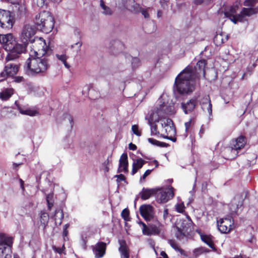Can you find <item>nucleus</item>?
<instances>
[{
	"instance_id": "nucleus-52",
	"label": "nucleus",
	"mask_w": 258,
	"mask_h": 258,
	"mask_svg": "<svg viewBox=\"0 0 258 258\" xmlns=\"http://www.w3.org/2000/svg\"><path fill=\"white\" fill-rule=\"evenodd\" d=\"M152 171V170L149 169L146 170L144 174L143 175V176L141 177L140 180H144L146 178V177L151 173Z\"/></svg>"
},
{
	"instance_id": "nucleus-49",
	"label": "nucleus",
	"mask_w": 258,
	"mask_h": 258,
	"mask_svg": "<svg viewBox=\"0 0 258 258\" xmlns=\"http://www.w3.org/2000/svg\"><path fill=\"white\" fill-rule=\"evenodd\" d=\"M52 248L57 253H58L59 254H61V253H64L65 247L63 244L61 247H57L55 246H53Z\"/></svg>"
},
{
	"instance_id": "nucleus-28",
	"label": "nucleus",
	"mask_w": 258,
	"mask_h": 258,
	"mask_svg": "<svg viewBox=\"0 0 258 258\" xmlns=\"http://www.w3.org/2000/svg\"><path fill=\"white\" fill-rule=\"evenodd\" d=\"M63 218V214L62 211L61 210H57L55 211L54 215V219L56 225H60L62 223V220Z\"/></svg>"
},
{
	"instance_id": "nucleus-43",
	"label": "nucleus",
	"mask_w": 258,
	"mask_h": 258,
	"mask_svg": "<svg viewBox=\"0 0 258 258\" xmlns=\"http://www.w3.org/2000/svg\"><path fill=\"white\" fill-rule=\"evenodd\" d=\"M202 109L205 111H207L209 115H211L212 113V106L211 103H209V104H206L203 106H201Z\"/></svg>"
},
{
	"instance_id": "nucleus-3",
	"label": "nucleus",
	"mask_w": 258,
	"mask_h": 258,
	"mask_svg": "<svg viewBox=\"0 0 258 258\" xmlns=\"http://www.w3.org/2000/svg\"><path fill=\"white\" fill-rule=\"evenodd\" d=\"M257 0H245L244 6L249 7V8H244L242 10L240 14H237V11L238 9L237 5L229 8L224 13L225 17L229 19L236 24L238 21L243 22L245 16H250L252 15L258 13V7L253 8V6Z\"/></svg>"
},
{
	"instance_id": "nucleus-46",
	"label": "nucleus",
	"mask_w": 258,
	"mask_h": 258,
	"mask_svg": "<svg viewBox=\"0 0 258 258\" xmlns=\"http://www.w3.org/2000/svg\"><path fill=\"white\" fill-rule=\"evenodd\" d=\"M151 235H158L160 232V229L155 225L150 226Z\"/></svg>"
},
{
	"instance_id": "nucleus-64",
	"label": "nucleus",
	"mask_w": 258,
	"mask_h": 258,
	"mask_svg": "<svg viewBox=\"0 0 258 258\" xmlns=\"http://www.w3.org/2000/svg\"><path fill=\"white\" fill-rule=\"evenodd\" d=\"M103 167H104V171L105 172H107L109 171V167L108 166H107L106 165H103Z\"/></svg>"
},
{
	"instance_id": "nucleus-20",
	"label": "nucleus",
	"mask_w": 258,
	"mask_h": 258,
	"mask_svg": "<svg viewBox=\"0 0 258 258\" xmlns=\"http://www.w3.org/2000/svg\"><path fill=\"white\" fill-rule=\"evenodd\" d=\"M197 103L196 98H192L186 103L181 104V108L185 114L191 112L195 108Z\"/></svg>"
},
{
	"instance_id": "nucleus-10",
	"label": "nucleus",
	"mask_w": 258,
	"mask_h": 258,
	"mask_svg": "<svg viewBox=\"0 0 258 258\" xmlns=\"http://www.w3.org/2000/svg\"><path fill=\"white\" fill-rule=\"evenodd\" d=\"M14 44V48L9 50L10 53L6 57V61L7 62L17 58L19 57V54L23 53L25 51L26 47L28 44H19L15 41Z\"/></svg>"
},
{
	"instance_id": "nucleus-32",
	"label": "nucleus",
	"mask_w": 258,
	"mask_h": 258,
	"mask_svg": "<svg viewBox=\"0 0 258 258\" xmlns=\"http://www.w3.org/2000/svg\"><path fill=\"white\" fill-rule=\"evenodd\" d=\"M132 1V0H116L115 7L120 10L127 9V3L131 2Z\"/></svg>"
},
{
	"instance_id": "nucleus-37",
	"label": "nucleus",
	"mask_w": 258,
	"mask_h": 258,
	"mask_svg": "<svg viewBox=\"0 0 258 258\" xmlns=\"http://www.w3.org/2000/svg\"><path fill=\"white\" fill-rule=\"evenodd\" d=\"M156 122H148V124L150 126L151 134L152 136L157 135L159 134L157 131V125L156 124Z\"/></svg>"
},
{
	"instance_id": "nucleus-38",
	"label": "nucleus",
	"mask_w": 258,
	"mask_h": 258,
	"mask_svg": "<svg viewBox=\"0 0 258 258\" xmlns=\"http://www.w3.org/2000/svg\"><path fill=\"white\" fill-rule=\"evenodd\" d=\"M56 56L58 60L61 61L64 64V66L67 68L68 69L70 68L69 64L66 61V60L68 58V57L65 54H56Z\"/></svg>"
},
{
	"instance_id": "nucleus-24",
	"label": "nucleus",
	"mask_w": 258,
	"mask_h": 258,
	"mask_svg": "<svg viewBox=\"0 0 258 258\" xmlns=\"http://www.w3.org/2000/svg\"><path fill=\"white\" fill-rule=\"evenodd\" d=\"M14 4L15 5V10L17 12L18 15L21 17L26 14V7L24 3H17Z\"/></svg>"
},
{
	"instance_id": "nucleus-12",
	"label": "nucleus",
	"mask_w": 258,
	"mask_h": 258,
	"mask_svg": "<svg viewBox=\"0 0 258 258\" xmlns=\"http://www.w3.org/2000/svg\"><path fill=\"white\" fill-rule=\"evenodd\" d=\"M219 230L223 233H229L234 227V222L231 218L221 219L217 221Z\"/></svg>"
},
{
	"instance_id": "nucleus-22",
	"label": "nucleus",
	"mask_w": 258,
	"mask_h": 258,
	"mask_svg": "<svg viewBox=\"0 0 258 258\" xmlns=\"http://www.w3.org/2000/svg\"><path fill=\"white\" fill-rule=\"evenodd\" d=\"M145 163L146 161L142 159V158L134 160L132 165V175H134L139 169H141L143 167V166L144 165V164H145Z\"/></svg>"
},
{
	"instance_id": "nucleus-27",
	"label": "nucleus",
	"mask_w": 258,
	"mask_h": 258,
	"mask_svg": "<svg viewBox=\"0 0 258 258\" xmlns=\"http://www.w3.org/2000/svg\"><path fill=\"white\" fill-rule=\"evenodd\" d=\"M100 7L102 10L101 13L107 16H110L112 14L113 12L111 9L105 4L103 0L100 1Z\"/></svg>"
},
{
	"instance_id": "nucleus-41",
	"label": "nucleus",
	"mask_w": 258,
	"mask_h": 258,
	"mask_svg": "<svg viewBox=\"0 0 258 258\" xmlns=\"http://www.w3.org/2000/svg\"><path fill=\"white\" fill-rule=\"evenodd\" d=\"M141 224L143 226L142 232H143V234H144L145 235H148V236L151 235V231L150 229V227L147 226L146 225V224L143 222H141Z\"/></svg>"
},
{
	"instance_id": "nucleus-4",
	"label": "nucleus",
	"mask_w": 258,
	"mask_h": 258,
	"mask_svg": "<svg viewBox=\"0 0 258 258\" xmlns=\"http://www.w3.org/2000/svg\"><path fill=\"white\" fill-rule=\"evenodd\" d=\"M35 23L38 26V29L48 33L53 29L54 21L50 13L44 11L35 16Z\"/></svg>"
},
{
	"instance_id": "nucleus-40",
	"label": "nucleus",
	"mask_w": 258,
	"mask_h": 258,
	"mask_svg": "<svg viewBox=\"0 0 258 258\" xmlns=\"http://www.w3.org/2000/svg\"><path fill=\"white\" fill-rule=\"evenodd\" d=\"M169 243L171 246L175 250L180 252L181 254L183 253V250L179 246L178 244L174 240H170Z\"/></svg>"
},
{
	"instance_id": "nucleus-51",
	"label": "nucleus",
	"mask_w": 258,
	"mask_h": 258,
	"mask_svg": "<svg viewBox=\"0 0 258 258\" xmlns=\"http://www.w3.org/2000/svg\"><path fill=\"white\" fill-rule=\"evenodd\" d=\"M169 118H167L165 117V116L163 117L161 120V125L163 128L165 127V126H167L168 125V123H166V121L167 120V119H168Z\"/></svg>"
},
{
	"instance_id": "nucleus-57",
	"label": "nucleus",
	"mask_w": 258,
	"mask_h": 258,
	"mask_svg": "<svg viewBox=\"0 0 258 258\" xmlns=\"http://www.w3.org/2000/svg\"><path fill=\"white\" fill-rule=\"evenodd\" d=\"M185 127V131L187 132L188 128L190 127L191 125V120H189V121L186 122L184 123Z\"/></svg>"
},
{
	"instance_id": "nucleus-47",
	"label": "nucleus",
	"mask_w": 258,
	"mask_h": 258,
	"mask_svg": "<svg viewBox=\"0 0 258 258\" xmlns=\"http://www.w3.org/2000/svg\"><path fill=\"white\" fill-rule=\"evenodd\" d=\"M132 67L134 69L137 68L140 65V59L137 57H134L132 61Z\"/></svg>"
},
{
	"instance_id": "nucleus-8",
	"label": "nucleus",
	"mask_w": 258,
	"mask_h": 258,
	"mask_svg": "<svg viewBox=\"0 0 258 258\" xmlns=\"http://www.w3.org/2000/svg\"><path fill=\"white\" fill-rule=\"evenodd\" d=\"M12 244V238L0 235V258H11V247Z\"/></svg>"
},
{
	"instance_id": "nucleus-56",
	"label": "nucleus",
	"mask_w": 258,
	"mask_h": 258,
	"mask_svg": "<svg viewBox=\"0 0 258 258\" xmlns=\"http://www.w3.org/2000/svg\"><path fill=\"white\" fill-rule=\"evenodd\" d=\"M128 148L131 150L134 151L137 149V146L135 144L131 143L128 145Z\"/></svg>"
},
{
	"instance_id": "nucleus-23",
	"label": "nucleus",
	"mask_w": 258,
	"mask_h": 258,
	"mask_svg": "<svg viewBox=\"0 0 258 258\" xmlns=\"http://www.w3.org/2000/svg\"><path fill=\"white\" fill-rule=\"evenodd\" d=\"M119 250L121 254V258H129L128 248L124 241H120Z\"/></svg>"
},
{
	"instance_id": "nucleus-45",
	"label": "nucleus",
	"mask_w": 258,
	"mask_h": 258,
	"mask_svg": "<svg viewBox=\"0 0 258 258\" xmlns=\"http://www.w3.org/2000/svg\"><path fill=\"white\" fill-rule=\"evenodd\" d=\"M229 149H231V147L226 149L225 151V156L226 157V158L228 159H229V160L234 159L236 157H232L233 155V152H232L231 151H229L228 150Z\"/></svg>"
},
{
	"instance_id": "nucleus-35",
	"label": "nucleus",
	"mask_w": 258,
	"mask_h": 258,
	"mask_svg": "<svg viewBox=\"0 0 258 258\" xmlns=\"http://www.w3.org/2000/svg\"><path fill=\"white\" fill-rule=\"evenodd\" d=\"M148 141L150 144H152L153 145L158 147H167L168 146V144L165 143L161 142L153 138H148Z\"/></svg>"
},
{
	"instance_id": "nucleus-58",
	"label": "nucleus",
	"mask_w": 258,
	"mask_h": 258,
	"mask_svg": "<svg viewBox=\"0 0 258 258\" xmlns=\"http://www.w3.org/2000/svg\"><path fill=\"white\" fill-rule=\"evenodd\" d=\"M75 45L77 46L79 49H80L82 45V43L81 42H78L76 43L74 45H72V47H74Z\"/></svg>"
},
{
	"instance_id": "nucleus-63",
	"label": "nucleus",
	"mask_w": 258,
	"mask_h": 258,
	"mask_svg": "<svg viewBox=\"0 0 258 258\" xmlns=\"http://www.w3.org/2000/svg\"><path fill=\"white\" fill-rule=\"evenodd\" d=\"M68 234V231L67 230V229H63V236L64 237H66L67 236Z\"/></svg>"
},
{
	"instance_id": "nucleus-6",
	"label": "nucleus",
	"mask_w": 258,
	"mask_h": 258,
	"mask_svg": "<svg viewBox=\"0 0 258 258\" xmlns=\"http://www.w3.org/2000/svg\"><path fill=\"white\" fill-rule=\"evenodd\" d=\"M36 33V29L34 26L30 24L25 25L21 31L20 39L24 44H28V43H32L35 42V45L39 44V42L38 39L39 38H34V35Z\"/></svg>"
},
{
	"instance_id": "nucleus-50",
	"label": "nucleus",
	"mask_w": 258,
	"mask_h": 258,
	"mask_svg": "<svg viewBox=\"0 0 258 258\" xmlns=\"http://www.w3.org/2000/svg\"><path fill=\"white\" fill-rule=\"evenodd\" d=\"M184 206L183 204H178L176 205V209L179 213H182L184 211Z\"/></svg>"
},
{
	"instance_id": "nucleus-36",
	"label": "nucleus",
	"mask_w": 258,
	"mask_h": 258,
	"mask_svg": "<svg viewBox=\"0 0 258 258\" xmlns=\"http://www.w3.org/2000/svg\"><path fill=\"white\" fill-rule=\"evenodd\" d=\"M46 201L47 203L48 208L49 210H50L51 207L53 206L54 203V196L53 194L51 193L47 195L46 197Z\"/></svg>"
},
{
	"instance_id": "nucleus-19",
	"label": "nucleus",
	"mask_w": 258,
	"mask_h": 258,
	"mask_svg": "<svg viewBox=\"0 0 258 258\" xmlns=\"http://www.w3.org/2000/svg\"><path fill=\"white\" fill-rule=\"evenodd\" d=\"M93 249L95 257L101 258L105 253L106 244L103 242H98L93 247Z\"/></svg>"
},
{
	"instance_id": "nucleus-39",
	"label": "nucleus",
	"mask_w": 258,
	"mask_h": 258,
	"mask_svg": "<svg viewBox=\"0 0 258 258\" xmlns=\"http://www.w3.org/2000/svg\"><path fill=\"white\" fill-rule=\"evenodd\" d=\"M48 0H33V4L34 6L39 8H42L47 4Z\"/></svg>"
},
{
	"instance_id": "nucleus-54",
	"label": "nucleus",
	"mask_w": 258,
	"mask_h": 258,
	"mask_svg": "<svg viewBox=\"0 0 258 258\" xmlns=\"http://www.w3.org/2000/svg\"><path fill=\"white\" fill-rule=\"evenodd\" d=\"M141 13L144 16L145 18H149V14L146 10L142 9L141 10Z\"/></svg>"
},
{
	"instance_id": "nucleus-17",
	"label": "nucleus",
	"mask_w": 258,
	"mask_h": 258,
	"mask_svg": "<svg viewBox=\"0 0 258 258\" xmlns=\"http://www.w3.org/2000/svg\"><path fill=\"white\" fill-rule=\"evenodd\" d=\"M206 64V60L202 59L197 63V65L194 69L192 68V72L196 75L195 76L196 79L199 78L201 75H203L205 77Z\"/></svg>"
},
{
	"instance_id": "nucleus-42",
	"label": "nucleus",
	"mask_w": 258,
	"mask_h": 258,
	"mask_svg": "<svg viewBox=\"0 0 258 258\" xmlns=\"http://www.w3.org/2000/svg\"><path fill=\"white\" fill-rule=\"evenodd\" d=\"M122 218L126 221H130V212L127 209H124L121 212Z\"/></svg>"
},
{
	"instance_id": "nucleus-59",
	"label": "nucleus",
	"mask_w": 258,
	"mask_h": 258,
	"mask_svg": "<svg viewBox=\"0 0 258 258\" xmlns=\"http://www.w3.org/2000/svg\"><path fill=\"white\" fill-rule=\"evenodd\" d=\"M209 1V0H195V2L197 4H200L202 3L207 2Z\"/></svg>"
},
{
	"instance_id": "nucleus-21",
	"label": "nucleus",
	"mask_w": 258,
	"mask_h": 258,
	"mask_svg": "<svg viewBox=\"0 0 258 258\" xmlns=\"http://www.w3.org/2000/svg\"><path fill=\"white\" fill-rule=\"evenodd\" d=\"M119 164L118 169V172H126L127 171L128 161L126 153L122 154L119 159Z\"/></svg>"
},
{
	"instance_id": "nucleus-7",
	"label": "nucleus",
	"mask_w": 258,
	"mask_h": 258,
	"mask_svg": "<svg viewBox=\"0 0 258 258\" xmlns=\"http://www.w3.org/2000/svg\"><path fill=\"white\" fill-rule=\"evenodd\" d=\"M170 111V110L167 109L166 106L163 103L160 104L159 107L154 108L149 116L146 117V119L148 120V122H158Z\"/></svg>"
},
{
	"instance_id": "nucleus-33",
	"label": "nucleus",
	"mask_w": 258,
	"mask_h": 258,
	"mask_svg": "<svg viewBox=\"0 0 258 258\" xmlns=\"http://www.w3.org/2000/svg\"><path fill=\"white\" fill-rule=\"evenodd\" d=\"M13 94L12 89H7L2 92L0 93V98L3 100L8 99Z\"/></svg>"
},
{
	"instance_id": "nucleus-29",
	"label": "nucleus",
	"mask_w": 258,
	"mask_h": 258,
	"mask_svg": "<svg viewBox=\"0 0 258 258\" xmlns=\"http://www.w3.org/2000/svg\"><path fill=\"white\" fill-rule=\"evenodd\" d=\"M17 109L19 110L21 114L33 116H35L38 113L36 110H31L30 109H24L22 108L20 105H17Z\"/></svg>"
},
{
	"instance_id": "nucleus-53",
	"label": "nucleus",
	"mask_w": 258,
	"mask_h": 258,
	"mask_svg": "<svg viewBox=\"0 0 258 258\" xmlns=\"http://www.w3.org/2000/svg\"><path fill=\"white\" fill-rule=\"evenodd\" d=\"M116 177H117V182L123 181L125 179L124 176L121 174H119V175H116Z\"/></svg>"
},
{
	"instance_id": "nucleus-13",
	"label": "nucleus",
	"mask_w": 258,
	"mask_h": 258,
	"mask_svg": "<svg viewBox=\"0 0 258 258\" xmlns=\"http://www.w3.org/2000/svg\"><path fill=\"white\" fill-rule=\"evenodd\" d=\"M5 69L0 74V77L2 78L0 82L5 80L8 76H13L17 74L19 70V67L17 64L14 63H8L7 61Z\"/></svg>"
},
{
	"instance_id": "nucleus-5",
	"label": "nucleus",
	"mask_w": 258,
	"mask_h": 258,
	"mask_svg": "<svg viewBox=\"0 0 258 258\" xmlns=\"http://www.w3.org/2000/svg\"><path fill=\"white\" fill-rule=\"evenodd\" d=\"M192 222L189 217L186 219H179L175 223V227L177 229L176 233V237L181 239L191 231Z\"/></svg>"
},
{
	"instance_id": "nucleus-25",
	"label": "nucleus",
	"mask_w": 258,
	"mask_h": 258,
	"mask_svg": "<svg viewBox=\"0 0 258 258\" xmlns=\"http://www.w3.org/2000/svg\"><path fill=\"white\" fill-rule=\"evenodd\" d=\"M166 123H168L167 126H165L162 131H164L167 135H172L175 134V130L173 125V122L171 119H168L166 121Z\"/></svg>"
},
{
	"instance_id": "nucleus-16",
	"label": "nucleus",
	"mask_w": 258,
	"mask_h": 258,
	"mask_svg": "<svg viewBox=\"0 0 258 258\" xmlns=\"http://www.w3.org/2000/svg\"><path fill=\"white\" fill-rule=\"evenodd\" d=\"M141 216L146 221H150L154 218V208L150 205H143L140 207Z\"/></svg>"
},
{
	"instance_id": "nucleus-34",
	"label": "nucleus",
	"mask_w": 258,
	"mask_h": 258,
	"mask_svg": "<svg viewBox=\"0 0 258 258\" xmlns=\"http://www.w3.org/2000/svg\"><path fill=\"white\" fill-rule=\"evenodd\" d=\"M226 40H227V38L226 37L225 39H224L221 34H217L214 38V41L217 46L220 45Z\"/></svg>"
},
{
	"instance_id": "nucleus-48",
	"label": "nucleus",
	"mask_w": 258,
	"mask_h": 258,
	"mask_svg": "<svg viewBox=\"0 0 258 258\" xmlns=\"http://www.w3.org/2000/svg\"><path fill=\"white\" fill-rule=\"evenodd\" d=\"M132 132L134 134L137 136H141V132L139 130L138 126L137 125H133L132 127Z\"/></svg>"
},
{
	"instance_id": "nucleus-2",
	"label": "nucleus",
	"mask_w": 258,
	"mask_h": 258,
	"mask_svg": "<svg viewBox=\"0 0 258 258\" xmlns=\"http://www.w3.org/2000/svg\"><path fill=\"white\" fill-rule=\"evenodd\" d=\"M192 71V67L187 66L176 77L173 87L174 93L181 95H187L195 89V76Z\"/></svg>"
},
{
	"instance_id": "nucleus-55",
	"label": "nucleus",
	"mask_w": 258,
	"mask_h": 258,
	"mask_svg": "<svg viewBox=\"0 0 258 258\" xmlns=\"http://www.w3.org/2000/svg\"><path fill=\"white\" fill-rule=\"evenodd\" d=\"M168 215V210L166 208L164 209L163 211V217L164 220H166Z\"/></svg>"
},
{
	"instance_id": "nucleus-30",
	"label": "nucleus",
	"mask_w": 258,
	"mask_h": 258,
	"mask_svg": "<svg viewBox=\"0 0 258 258\" xmlns=\"http://www.w3.org/2000/svg\"><path fill=\"white\" fill-rule=\"evenodd\" d=\"M49 220L48 214L44 211H41L40 215V222L45 228L48 223Z\"/></svg>"
},
{
	"instance_id": "nucleus-14",
	"label": "nucleus",
	"mask_w": 258,
	"mask_h": 258,
	"mask_svg": "<svg viewBox=\"0 0 258 258\" xmlns=\"http://www.w3.org/2000/svg\"><path fill=\"white\" fill-rule=\"evenodd\" d=\"M15 39L12 34H0V43L7 51L14 48Z\"/></svg>"
},
{
	"instance_id": "nucleus-1",
	"label": "nucleus",
	"mask_w": 258,
	"mask_h": 258,
	"mask_svg": "<svg viewBox=\"0 0 258 258\" xmlns=\"http://www.w3.org/2000/svg\"><path fill=\"white\" fill-rule=\"evenodd\" d=\"M41 48L37 51H34L36 57L29 58L24 67L26 73L28 75L45 73L50 67L49 56L51 53V50L46 45L43 38L38 39Z\"/></svg>"
},
{
	"instance_id": "nucleus-18",
	"label": "nucleus",
	"mask_w": 258,
	"mask_h": 258,
	"mask_svg": "<svg viewBox=\"0 0 258 258\" xmlns=\"http://www.w3.org/2000/svg\"><path fill=\"white\" fill-rule=\"evenodd\" d=\"M243 205V199L240 196H235L231 201L230 210L232 214L236 213Z\"/></svg>"
},
{
	"instance_id": "nucleus-11",
	"label": "nucleus",
	"mask_w": 258,
	"mask_h": 258,
	"mask_svg": "<svg viewBox=\"0 0 258 258\" xmlns=\"http://www.w3.org/2000/svg\"><path fill=\"white\" fill-rule=\"evenodd\" d=\"M246 143V138L242 136L232 141L231 143V149H229L228 150L233 152V155L232 157L237 156L238 151L243 148Z\"/></svg>"
},
{
	"instance_id": "nucleus-31",
	"label": "nucleus",
	"mask_w": 258,
	"mask_h": 258,
	"mask_svg": "<svg viewBox=\"0 0 258 258\" xmlns=\"http://www.w3.org/2000/svg\"><path fill=\"white\" fill-rule=\"evenodd\" d=\"M202 240L206 243L210 247L213 248L214 247L212 237L211 235H201Z\"/></svg>"
},
{
	"instance_id": "nucleus-44",
	"label": "nucleus",
	"mask_w": 258,
	"mask_h": 258,
	"mask_svg": "<svg viewBox=\"0 0 258 258\" xmlns=\"http://www.w3.org/2000/svg\"><path fill=\"white\" fill-rule=\"evenodd\" d=\"M209 103H211L210 97L208 95L204 96L203 98L201 99L200 101V104L201 106H203L206 104H209Z\"/></svg>"
},
{
	"instance_id": "nucleus-60",
	"label": "nucleus",
	"mask_w": 258,
	"mask_h": 258,
	"mask_svg": "<svg viewBox=\"0 0 258 258\" xmlns=\"http://www.w3.org/2000/svg\"><path fill=\"white\" fill-rule=\"evenodd\" d=\"M204 128H203V127L202 126L200 130V132H199V134H200V137H202V136L204 134Z\"/></svg>"
},
{
	"instance_id": "nucleus-62",
	"label": "nucleus",
	"mask_w": 258,
	"mask_h": 258,
	"mask_svg": "<svg viewBox=\"0 0 258 258\" xmlns=\"http://www.w3.org/2000/svg\"><path fill=\"white\" fill-rule=\"evenodd\" d=\"M19 181H20V184H21V188L24 190V181L22 180V179H19Z\"/></svg>"
},
{
	"instance_id": "nucleus-15",
	"label": "nucleus",
	"mask_w": 258,
	"mask_h": 258,
	"mask_svg": "<svg viewBox=\"0 0 258 258\" xmlns=\"http://www.w3.org/2000/svg\"><path fill=\"white\" fill-rule=\"evenodd\" d=\"M173 196V188L172 187L162 189L157 194L158 201L163 203L168 202Z\"/></svg>"
},
{
	"instance_id": "nucleus-61",
	"label": "nucleus",
	"mask_w": 258,
	"mask_h": 258,
	"mask_svg": "<svg viewBox=\"0 0 258 258\" xmlns=\"http://www.w3.org/2000/svg\"><path fill=\"white\" fill-rule=\"evenodd\" d=\"M160 255L163 257V258H168L167 255L165 253V252L162 251L160 253Z\"/></svg>"
},
{
	"instance_id": "nucleus-9",
	"label": "nucleus",
	"mask_w": 258,
	"mask_h": 258,
	"mask_svg": "<svg viewBox=\"0 0 258 258\" xmlns=\"http://www.w3.org/2000/svg\"><path fill=\"white\" fill-rule=\"evenodd\" d=\"M14 24L13 17L9 11L0 9V26L3 28L11 29Z\"/></svg>"
},
{
	"instance_id": "nucleus-26",
	"label": "nucleus",
	"mask_w": 258,
	"mask_h": 258,
	"mask_svg": "<svg viewBox=\"0 0 258 258\" xmlns=\"http://www.w3.org/2000/svg\"><path fill=\"white\" fill-rule=\"evenodd\" d=\"M154 190L152 189L143 188L142 191L140 193V195L142 200H146L149 199L151 196L154 195Z\"/></svg>"
}]
</instances>
